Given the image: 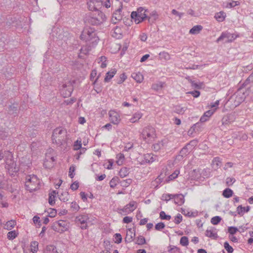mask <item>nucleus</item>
I'll list each match as a JSON object with an SVG mask.
<instances>
[{
	"label": "nucleus",
	"mask_w": 253,
	"mask_h": 253,
	"mask_svg": "<svg viewBox=\"0 0 253 253\" xmlns=\"http://www.w3.org/2000/svg\"><path fill=\"white\" fill-rule=\"evenodd\" d=\"M84 20L86 25L99 26L106 20V16L102 11H96L86 14Z\"/></svg>",
	"instance_id": "obj_1"
},
{
	"label": "nucleus",
	"mask_w": 253,
	"mask_h": 253,
	"mask_svg": "<svg viewBox=\"0 0 253 253\" xmlns=\"http://www.w3.org/2000/svg\"><path fill=\"white\" fill-rule=\"evenodd\" d=\"M68 132L67 129L63 127L59 126L53 129L51 139L52 142L59 146H61L66 142Z\"/></svg>",
	"instance_id": "obj_2"
},
{
	"label": "nucleus",
	"mask_w": 253,
	"mask_h": 253,
	"mask_svg": "<svg viewBox=\"0 0 253 253\" xmlns=\"http://www.w3.org/2000/svg\"><path fill=\"white\" fill-rule=\"evenodd\" d=\"M80 38L82 40L89 42L92 46L96 45L99 41L96 31L94 28L91 27L85 28L83 31Z\"/></svg>",
	"instance_id": "obj_3"
},
{
	"label": "nucleus",
	"mask_w": 253,
	"mask_h": 253,
	"mask_svg": "<svg viewBox=\"0 0 253 253\" xmlns=\"http://www.w3.org/2000/svg\"><path fill=\"white\" fill-rule=\"evenodd\" d=\"M41 181L37 175L32 174L26 176L25 178V187L26 190L33 192L40 187Z\"/></svg>",
	"instance_id": "obj_4"
},
{
	"label": "nucleus",
	"mask_w": 253,
	"mask_h": 253,
	"mask_svg": "<svg viewBox=\"0 0 253 253\" xmlns=\"http://www.w3.org/2000/svg\"><path fill=\"white\" fill-rule=\"evenodd\" d=\"M141 137L146 142L153 141L156 137L155 129L152 126H145L141 132Z\"/></svg>",
	"instance_id": "obj_5"
},
{
	"label": "nucleus",
	"mask_w": 253,
	"mask_h": 253,
	"mask_svg": "<svg viewBox=\"0 0 253 253\" xmlns=\"http://www.w3.org/2000/svg\"><path fill=\"white\" fill-rule=\"evenodd\" d=\"M69 227V222L63 220H60L54 222L51 226L52 229L55 231L63 232L67 231Z\"/></svg>",
	"instance_id": "obj_6"
},
{
	"label": "nucleus",
	"mask_w": 253,
	"mask_h": 253,
	"mask_svg": "<svg viewBox=\"0 0 253 253\" xmlns=\"http://www.w3.org/2000/svg\"><path fill=\"white\" fill-rule=\"evenodd\" d=\"M241 90L238 88V90L228 99L229 101H234L235 106H239L245 99L244 93L241 91Z\"/></svg>",
	"instance_id": "obj_7"
},
{
	"label": "nucleus",
	"mask_w": 253,
	"mask_h": 253,
	"mask_svg": "<svg viewBox=\"0 0 253 253\" xmlns=\"http://www.w3.org/2000/svg\"><path fill=\"white\" fill-rule=\"evenodd\" d=\"M87 5L89 10L96 12V11H100L99 9L101 8L103 2L101 0H89Z\"/></svg>",
	"instance_id": "obj_8"
},
{
	"label": "nucleus",
	"mask_w": 253,
	"mask_h": 253,
	"mask_svg": "<svg viewBox=\"0 0 253 253\" xmlns=\"http://www.w3.org/2000/svg\"><path fill=\"white\" fill-rule=\"evenodd\" d=\"M136 208V203L134 201H131L129 204L126 205L124 208L119 209L118 212L120 214H126L132 212Z\"/></svg>",
	"instance_id": "obj_9"
},
{
	"label": "nucleus",
	"mask_w": 253,
	"mask_h": 253,
	"mask_svg": "<svg viewBox=\"0 0 253 253\" xmlns=\"http://www.w3.org/2000/svg\"><path fill=\"white\" fill-rule=\"evenodd\" d=\"M237 36H235L234 34H231L228 32H223L221 34L220 36L216 40V42H218L224 39H225V42H231L233 41H234L236 38Z\"/></svg>",
	"instance_id": "obj_10"
},
{
	"label": "nucleus",
	"mask_w": 253,
	"mask_h": 253,
	"mask_svg": "<svg viewBox=\"0 0 253 253\" xmlns=\"http://www.w3.org/2000/svg\"><path fill=\"white\" fill-rule=\"evenodd\" d=\"M157 157L153 154H146L143 155V159L141 161V165L151 164L157 160Z\"/></svg>",
	"instance_id": "obj_11"
},
{
	"label": "nucleus",
	"mask_w": 253,
	"mask_h": 253,
	"mask_svg": "<svg viewBox=\"0 0 253 253\" xmlns=\"http://www.w3.org/2000/svg\"><path fill=\"white\" fill-rule=\"evenodd\" d=\"M109 119L112 123L114 125L119 124L121 119L120 115L114 111H110L109 112Z\"/></svg>",
	"instance_id": "obj_12"
},
{
	"label": "nucleus",
	"mask_w": 253,
	"mask_h": 253,
	"mask_svg": "<svg viewBox=\"0 0 253 253\" xmlns=\"http://www.w3.org/2000/svg\"><path fill=\"white\" fill-rule=\"evenodd\" d=\"M205 236L214 240L217 239L218 237L216 229L214 227H211L210 229H207L205 232Z\"/></svg>",
	"instance_id": "obj_13"
},
{
	"label": "nucleus",
	"mask_w": 253,
	"mask_h": 253,
	"mask_svg": "<svg viewBox=\"0 0 253 253\" xmlns=\"http://www.w3.org/2000/svg\"><path fill=\"white\" fill-rule=\"evenodd\" d=\"M122 8H119L117 10H116L115 12H114L112 17V21L114 23L116 24L118 21H120L122 19Z\"/></svg>",
	"instance_id": "obj_14"
},
{
	"label": "nucleus",
	"mask_w": 253,
	"mask_h": 253,
	"mask_svg": "<svg viewBox=\"0 0 253 253\" xmlns=\"http://www.w3.org/2000/svg\"><path fill=\"white\" fill-rule=\"evenodd\" d=\"M73 90V86L71 85L67 86L66 84H63L61 92L64 95V97H67L71 95Z\"/></svg>",
	"instance_id": "obj_15"
},
{
	"label": "nucleus",
	"mask_w": 253,
	"mask_h": 253,
	"mask_svg": "<svg viewBox=\"0 0 253 253\" xmlns=\"http://www.w3.org/2000/svg\"><path fill=\"white\" fill-rule=\"evenodd\" d=\"M168 141L166 139H163L153 145V149L155 151H158L161 149L166 146Z\"/></svg>",
	"instance_id": "obj_16"
},
{
	"label": "nucleus",
	"mask_w": 253,
	"mask_h": 253,
	"mask_svg": "<svg viewBox=\"0 0 253 253\" xmlns=\"http://www.w3.org/2000/svg\"><path fill=\"white\" fill-rule=\"evenodd\" d=\"M193 143H195V142L194 141H191L180 150L179 154L181 155L182 157H185L189 154V150L188 147L190 145L194 146Z\"/></svg>",
	"instance_id": "obj_17"
},
{
	"label": "nucleus",
	"mask_w": 253,
	"mask_h": 253,
	"mask_svg": "<svg viewBox=\"0 0 253 253\" xmlns=\"http://www.w3.org/2000/svg\"><path fill=\"white\" fill-rule=\"evenodd\" d=\"M135 236V232L134 229L129 228L127 230L126 240L128 242H130L133 241Z\"/></svg>",
	"instance_id": "obj_18"
},
{
	"label": "nucleus",
	"mask_w": 253,
	"mask_h": 253,
	"mask_svg": "<svg viewBox=\"0 0 253 253\" xmlns=\"http://www.w3.org/2000/svg\"><path fill=\"white\" fill-rule=\"evenodd\" d=\"M89 218L87 214H82L76 217L75 222L76 223L79 222L81 224L86 223Z\"/></svg>",
	"instance_id": "obj_19"
},
{
	"label": "nucleus",
	"mask_w": 253,
	"mask_h": 253,
	"mask_svg": "<svg viewBox=\"0 0 253 253\" xmlns=\"http://www.w3.org/2000/svg\"><path fill=\"white\" fill-rule=\"evenodd\" d=\"M174 202L176 205H181L184 203V197L182 194L174 195Z\"/></svg>",
	"instance_id": "obj_20"
},
{
	"label": "nucleus",
	"mask_w": 253,
	"mask_h": 253,
	"mask_svg": "<svg viewBox=\"0 0 253 253\" xmlns=\"http://www.w3.org/2000/svg\"><path fill=\"white\" fill-rule=\"evenodd\" d=\"M131 17L132 19H133L135 22L137 24L140 23L141 22L144 21L142 17L139 15L138 12L136 11H132L131 13Z\"/></svg>",
	"instance_id": "obj_21"
},
{
	"label": "nucleus",
	"mask_w": 253,
	"mask_h": 253,
	"mask_svg": "<svg viewBox=\"0 0 253 253\" xmlns=\"http://www.w3.org/2000/svg\"><path fill=\"white\" fill-rule=\"evenodd\" d=\"M113 36L117 39H121L122 37V31L120 27L116 26L113 30Z\"/></svg>",
	"instance_id": "obj_22"
},
{
	"label": "nucleus",
	"mask_w": 253,
	"mask_h": 253,
	"mask_svg": "<svg viewBox=\"0 0 253 253\" xmlns=\"http://www.w3.org/2000/svg\"><path fill=\"white\" fill-rule=\"evenodd\" d=\"M43 253H60L56 247L53 245H48L46 247Z\"/></svg>",
	"instance_id": "obj_23"
},
{
	"label": "nucleus",
	"mask_w": 253,
	"mask_h": 253,
	"mask_svg": "<svg viewBox=\"0 0 253 253\" xmlns=\"http://www.w3.org/2000/svg\"><path fill=\"white\" fill-rule=\"evenodd\" d=\"M117 70L115 68L112 69L110 71L106 73V77L104 79L105 82H108L116 74Z\"/></svg>",
	"instance_id": "obj_24"
},
{
	"label": "nucleus",
	"mask_w": 253,
	"mask_h": 253,
	"mask_svg": "<svg viewBox=\"0 0 253 253\" xmlns=\"http://www.w3.org/2000/svg\"><path fill=\"white\" fill-rule=\"evenodd\" d=\"M57 193L55 190H53L49 194L48 203L52 206L55 204V198Z\"/></svg>",
	"instance_id": "obj_25"
},
{
	"label": "nucleus",
	"mask_w": 253,
	"mask_h": 253,
	"mask_svg": "<svg viewBox=\"0 0 253 253\" xmlns=\"http://www.w3.org/2000/svg\"><path fill=\"white\" fill-rule=\"evenodd\" d=\"M146 11L147 10H145L143 7H140L137 9V10L136 12H138L139 15L142 17L144 20L148 18L149 22H150V17H147V14L145 13Z\"/></svg>",
	"instance_id": "obj_26"
},
{
	"label": "nucleus",
	"mask_w": 253,
	"mask_h": 253,
	"mask_svg": "<svg viewBox=\"0 0 253 253\" xmlns=\"http://www.w3.org/2000/svg\"><path fill=\"white\" fill-rule=\"evenodd\" d=\"M55 161V159L54 158V157H51V158H50V160H46L44 162V163H43V167L45 168V169H50L51 168H52L54 166V164H53V162Z\"/></svg>",
	"instance_id": "obj_27"
},
{
	"label": "nucleus",
	"mask_w": 253,
	"mask_h": 253,
	"mask_svg": "<svg viewBox=\"0 0 253 253\" xmlns=\"http://www.w3.org/2000/svg\"><path fill=\"white\" fill-rule=\"evenodd\" d=\"M250 208L249 206L244 207L242 205H240L237 208V212L239 215H243L244 212H247L250 211Z\"/></svg>",
	"instance_id": "obj_28"
},
{
	"label": "nucleus",
	"mask_w": 253,
	"mask_h": 253,
	"mask_svg": "<svg viewBox=\"0 0 253 253\" xmlns=\"http://www.w3.org/2000/svg\"><path fill=\"white\" fill-rule=\"evenodd\" d=\"M221 161L220 158L219 157H216L213 158L212 162V167L215 169H217L219 168L221 166Z\"/></svg>",
	"instance_id": "obj_29"
},
{
	"label": "nucleus",
	"mask_w": 253,
	"mask_h": 253,
	"mask_svg": "<svg viewBox=\"0 0 253 253\" xmlns=\"http://www.w3.org/2000/svg\"><path fill=\"white\" fill-rule=\"evenodd\" d=\"M18 105L13 104L8 106V112L10 114L17 115L18 111Z\"/></svg>",
	"instance_id": "obj_30"
},
{
	"label": "nucleus",
	"mask_w": 253,
	"mask_h": 253,
	"mask_svg": "<svg viewBox=\"0 0 253 253\" xmlns=\"http://www.w3.org/2000/svg\"><path fill=\"white\" fill-rule=\"evenodd\" d=\"M202 29L203 27L201 25L194 26L190 29L189 33L193 35L197 34L202 30Z\"/></svg>",
	"instance_id": "obj_31"
},
{
	"label": "nucleus",
	"mask_w": 253,
	"mask_h": 253,
	"mask_svg": "<svg viewBox=\"0 0 253 253\" xmlns=\"http://www.w3.org/2000/svg\"><path fill=\"white\" fill-rule=\"evenodd\" d=\"M132 78L137 83H141L143 80V76L140 73H133L131 75Z\"/></svg>",
	"instance_id": "obj_32"
},
{
	"label": "nucleus",
	"mask_w": 253,
	"mask_h": 253,
	"mask_svg": "<svg viewBox=\"0 0 253 253\" xmlns=\"http://www.w3.org/2000/svg\"><path fill=\"white\" fill-rule=\"evenodd\" d=\"M200 128V122L194 124L188 131V133L192 134L193 132H197L199 130Z\"/></svg>",
	"instance_id": "obj_33"
},
{
	"label": "nucleus",
	"mask_w": 253,
	"mask_h": 253,
	"mask_svg": "<svg viewBox=\"0 0 253 253\" xmlns=\"http://www.w3.org/2000/svg\"><path fill=\"white\" fill-rule=\"evenodd\" d=\"M233 194V191L230 188H226L222 192V195L226 198L231 197Z\"/></svg>",
	"instance_id": "obj_34"
},
{
	"label": "nucleus",
	"mask_w": 253,
	"mask_h": 253,
	"mask_svg": "<svg viewBox=\"0 0 253 253\" xmlns=\"http://www.w3.org/2000/svg\"><path fill=\"white\" fill-rule=\"evenodd\" d=\"M215 18L219 22H222L224 20L225 14L224 12L221 11L216 13L214 16Z\"/></svg>",
	"instance_id": "obj_35"
},
{
	"label": "nucleus",
	"mask_w": 253,
	"mask_h": 253,
	"mask_svg": "<svg viewBox=\"0 0 253 253\" xmlns=\"http://www.w3.org/2000/svg\"><path fill=\"white\" fill-rule=\"evenodd\" d=\"M186 109V107H182L180 105H176L174 107V112L179 114H183Z\"/></svg>",
	"instance_id": "obj_36"
},
{
	"label": "nucleus",
	"mask_w": 253,
	"mask_h": 253,
	"mask_svg": "<svg viewBox=\"0 0 253 253\" xmlns=\"http://www.w3.org/2000/svg\"><path fill=\"white\" fill-rule=\"evenodd\" d=\"M39 243L37 241H33L31 243V250L33 253H36L38 250Z\"/></svg>",
	"instance_id": "obj_37"
},
{
	"label": "nucleus",
	"mask_w": 253,
	"mask_h": 253,
	"mask_svg": "<svg viewBox=\"0 0 253 253\" xmlns=\"http://www.w3.org/2000/svg\"><path fill=\"white\" fill-rule=\"evenodd\" d=\"M142 117V114L140 113H135L133 117L130 119V122L132 123L137 122Z\"/></svg>",
	"instance_id": "obj_38"
},
{
	"label": "nucleus",
	"mask_w": 253,
	"mask_h": 253,
	"mask_svg": "<svg viewBox=\"0 0 253 253\" xmlns=\"http://www.w3.org/2000/svg\"><path fill=\"white\" fill-rule=\"evenodd\" d=\"M232 122L231 119V116H224L221 122L222 125H228Z\"/></svg>",
	"instance_id": "obj_39"
},
{
	"label": "nucleus",
	"mask_w": 253,
	"mask_h": 253,
	"mask_svg": "<svg viewBox=\"0 0 253 253\" xmlns=\"http://www.w3.org/2000/svg\"><path fill=\"white\" fill-rule=\"evenodd\" d=\"M60 201L65 202L69 200V194L68 192H64L59 195V197Z\"/></svg>",
	"instance_id": "obj_40"
},
{
	"label": "nucleus",
	"mask_w": 253,
	"mask_h": 253,
	"mask_svg": "<svg viewBox=\"0 0 253 253\" xmlns=\"http://www.w3.org/2000/svg\"><path fill=\"white\" fill-rule=\"evenodd\" d=\"M160 217L163 220H169L171 219V216L169 215H167L164 211L160 212Z\"/></svg>",
	"instance_id": "obj_41"
},
{
	"label": "nucleus",
	"mask_w": 253,
	"mask_h": 253,
	"mask_svg": "<svg viewBox=\"0 0 253 253\" xmlns=\"http://www.w3.org/2000/svg\"><path fill=\"white\" fill-rule=\"evenodd\" d=\"M180 244L183 246H188L189 244L188 237L186 236L182 237L180 240Z\"/></svg>",
	"instance_id": "obj_42"
},
{
	"label": "nucleus",
	"mask_w": 253,
	"mask_h": 253,
	"mask_svg": "<svg viewBox=\"0 0 253 253\" xmlns=\"http://www.w3.org/2000/svg\"><path fill=\"white\" fill-rule=\"evenodd\" d=\"M75 169H76V166L75 165H72L71 166H70V167L69 168V176L70 178H73L74 177V176L75 175Z\"/></svg>",
	"instance_id": "obj_43"
},
{
	"label": "nucleus",
	"mask_w": 253,
	"mask_h": 253,
	"mask_svg": "<svg viewBox=\"0 0 253 253\" xmlns=\"http://www.w3.org/2000/svg\"><path fill=\"white\" fill-rule=\"evenodd\" d=\"M174 195L173 194H163L162 197V199L163 200L168 201L170 199H172L174 198Z\"/></svg>",
	"instance_id": "obj_44"
},
{
	"label": "nucleus",
	"mask_w": 253,
	"mask_h": 253,
	"mask_svg": "<svg viewBox=\"0 0 253 253\" xmlns=\"http://www.w3.org/2000/svg\"><path fill=\"white\" fill-rule=\"evenodd\" d=\"M17 233L15 230L8 232L7 234V237L9 240H13L17 237Z\"/></svg>",
	"instance_id": "obj_45"
},
{
	"label": "nucleus",
	"mask_w": 253,
	"mask_h": 253,
	"mask_svg": "<svg viewBox=\"0 0 253 253\" xmlns=\"http://www.w3.org/2000/svg\"><path fill=\"white\" fill-rule=\"evenodd\" d=\"M145 243H146V241H145V239L144 237H143L142 236H139L137 237L136 241V244L139 245H144V244H145Z\"/></svg>",
	"instance_id": "obj_46"
},
{
	"label": "nucleus",
	"mask_w": 253,
	"mask_h": 253,
	"mask_svg": "<svg viewBox=\"0 0 253 253\" xmlns=\"http://www.w3.org/2000/svg\"><path fill=\"white\" fill-rule=\"evenodd\" d=\"M71 208L72 211H78L80 209V207L78 204L75 202H73L71 204Z\"/></svg>",
	"instance_id": "obj_47"
},
{
	"label": "nucleus",
	"mask_w": 253,
	"mask_h": 253,
	"mask_svg": "<svg viewBox=\"0 0 253 253\" xmlns=\"http://www.w3.org/2000/svg\"><path fill=\"white\" fill-rule=\"evenodd\" d=\"M221 220V218L219 216H215L211 219V223L213 225H217Z\"/></svg>",
	"instance_id": "obj_48"
},
{
	"label": "nucleus",
	"mask_w": 253,
	"mask_h": 253,
	"mask_svg": "<svg viewBox=\"0 0 253 253\" xmlns=\"http://www.w3.org/2000/svg\"><path fill=\"white\" fill-rule=\"evenodd\" d=\"M164 83L160 82L157 84H154L152 85V88L154 90H158L161 89L163 87Z\"/></svg>",
	"instance_id": "obj_49"
},
{
	"label": "nucleus",
	"mask_w": 253,
	"mask_h": 253,
	"mask_svg": "<svg viewBox=\"0 0 253 253\" xmlns=\"http://www.w3.org/2000/svg\"><path fill=\"white\" fill-rule=\"evenodd\" d=\"M74 150H78L79 149H80L81 148H82V142H81V140H79V139H78L77 141H76L75 142H74Z\"/></svg>",
	"instance_id": "obj_50"
},
{
	"label": "nucleus",
	"mask_w": 253,
	"mask_h": 253,
	"mask_svg": "<svg viewBox=\"0 0 253 253\" xmlns=\"http://www.w3.org/2000/svg\"><path fill=\"white\" fill-rule=\"evenodd\" d=\"M224 247L225 249L227 251L228 253H232L233 252V248L229 245V243L227 242H225L224 243Z\"/></svg>",
	"instance_id": "obj_51"
},
{
	"label": "nucleus",
	"mask_w": 253,
	"mask_h": 253,
	"mask_svg": "<svg viewBox=\"0 0 253 253\" xmlns=\"http://www.w3.org/2000/svg\"><path fill=\"white\" fill-rule=\"evenodd\" d=\"M179 170L176 169L169 176V180H172L176 178L179 174Z\"/></svg>",
	"instance_id": "obj_52"
},
{
	"label": "nucleus",
	"mask_w": 253,
	"mask_h": 253,
	"mask_svg": "<svg viewBox=\"0 0 253 253\" xmlns=\"http://www.w3.org/2000/svg\"><path fill=\"white\" fill-rule=\"evenodd\" d=\"M128 174V172L126 168L121 169L119 172L120 176L122 177L126 176Z\"/></svg>",
	"instance_id": "obj_53"
},
{
	"label": "nucleus",
	"mask_w": 253,
	"mask_h": 253,
	"mask_svg": "<svg viewBox=\"0 0 253 253\" xmlns=\"http://www.w3.org/2000/svg\"><path fill=\"white\" fill-rule=\"evenodd\" d=\"M239 1L232 0L231 2H228L226 7L227 8H232L239 5Z\"/></svg>",
	"instance_id": "obj_54"
},
{
	"label": "nucleus",
	"mask_w": 253,
	"mask_h": 253,
	"mask_svg": "<svg viewBox=\"0 0 253 253\" xmlns=\"http://www.w3.org/2000/svg\"><path fill=\"white\" fill-rule=\"evenodd\" d=\"M182 221V216L178 213L174 217V222L176 224H179Z\"/></svg>",
	"instance_id": "obj_55"
},
{
	"label": "nucleus",
	"mask_w": 253,
	"mask_h": 253,
	"mask_svg": "<svg viewBox=\"0 0 253 253\" xmlns=\"http://www.w3.org/2000/svg\"><path fill=\"white\" fill-rule=\"evenodd\" d=\"M131 182H132V180L131 179H127L126 180H123L121 182L122 185L123 187H126L128 186L131 184Z\"/></svg>",
	"instance_id": "obj_56"
},
{
	"label": "nucleus",
	"mask_w": 253,
	"mask_h": 253,
	"mask_svg": "<svg viewBox=\"0 0 253 253\" xmlns=\"http://www.w3.org/2000/svg\"><path fill=\"white\" fill-rule=\"evenodd\" d=\"M126 76L125 73L121 74L120 76L119 79L117 81V83L118 84H121L123 83L126 79Z\"/></svg>",
	"instance_id": "obj_57"
},
{
	"label": "nucleus",
	"mask_w": 253,
	"mask_h": 253,
	"mask_svg": "<svg viewBox=\"0 0 253 253\" xmlns=\"http://www.w3.org/2000/svg\"><path fill=\"white\" fill-rule=\"evenodd\" d=\"M181 213L185 215V216H188V217H194V216H195V214H194V213L193 212L186 211L184 209H182L181 210Z\"/></svg>",
	"instance_id": "obj_58"
},
{
	"label": "nucleus",
	"mask_w": 253,
	"mask_h": 253,
	"mask_svg": "<svg viewBox=\"0 0 253 253\" xmlns=\"http://www.w3.org/2000/svg\"><path fill=\"white\" fill-rule=\"evenodd\" d=\"M179 250V249L175 246H169L168 247V252L169 253H175L177 252H178Z\"/></svg>",
	"instance_id": "obj_59"
},
{
	"label": "nucleus",
	"mask_w": 253,
	"mask_h": 253,
	"mask_svg": "<svg viewBox=\"0 0 253 253\" xmlns=\"http://www.w3.org/2000/svg\"><path fill=\"white\" fill-rule=\"evenodd\" d=\"M165 225L163 222H159L156 224L155 228L156 230L160 231L164 229Z\"/></svg>",
	"instance_id": "obj_60"
},
{
	"label": "nucleus",
	"mask_w": 253,
	"mask_h": 253,
	"mask_svg": "<svg viewBox=\"0 0 253 253\" xmlns=\"http://www.w3.org/2000/svg\"><path fill=\"white\" fill-rule=\"evenodd\" d=\"M15 225V222L14 220H9L6 222V226L8 229H10L11 228H13Z\"/></svg>",
	"instance_id": "obj_61"
},
{
	"label": "nucleus",
	"mask_w": 253,
	"mask_h": 253,
	"mask_svg": "<svg viewBox=\"0 0 253 253\" xmlns=\"http://www.w3.org/2000/svg\"><path fill=\"white\" fill-rule=\"evenodd\" d=\"M115 242L117 244H119L122 242V238L121 235L119 233H116L115 234Z\"/></svg>",
	"instance_id": "obj_62"
},
{
	"label": "nucleus",
	"mask_w": 253,
	"mask_h": 253,
	"mask_svg": "<svg viewBox=\"0 0 253 253\" xmlns=\"http://www.w3.org/2000/svg\"><path fill=\"white\" fill-rule=\"evenodd\" d=\"M117 179L118 178L114 177L110 180L109 184L111 188H115L117 184Z\"/></svg>",
	"instance_id": "obj_63"
},
{
	"label": "nucleus",
	"mask_w": 253,
	"mask_h": 253,
	"mask_svg": "<svg viewBox=\"0 0 253 253\" xmlns=\"http://www.w3.org/2000/svg\"><path fill=\"white\" fill-rule=\"evenodd\" d=\"M238 231V228L234 226H230L228 228V232L231 235L235 234Z\"/></svg>",
	"instance_id": "obj_64"
}]
</instances>
